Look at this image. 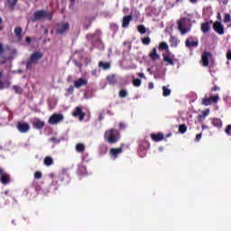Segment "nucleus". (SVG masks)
<instances>
[{"instance_id": "20e7f679", "label": "nucleus", "mask_w": 231, "mask_h": 231, "mask_svg": "<svg viewBox=\"0 0 231 231\" xmlns=\"http://www.w3.org/2000/svg\"><path fill=\"white\" fill-rule=\"evenodd\" d=\"M219 102V95H212L209 94V96H205L202 98L201 105L202 106H212V104H217Z\"/></svg>"}, {"instance_id": "e2e57ef3", "label": "nucleus", "mask_w": 231, "mask_h": 231, "mask_svg": "<svg viewBox=\"0 0 231 231\" xmlns=\"http://www.w3.org/2000/svg\"><path fill=\"white\" fill-rule=\"evenodd\" d=\"M104 116L102 115L99 116V120H103Z\"/></svg>"}, {"instance_id": "774afa93", "label": "nucleus", "mask_w": 231, "mask_h": 231, "mask_svg": "<svg viewBox=\"0 0 231 231\" xmlns=\"http://www.w3.org/2000/svg\"><path fill=\"white\" fill-rule=\"evenodd\" d=\"M119 125H120V128L122 129V127H123L122 124H120Z\"/></svg>"}, {"instance_id": "f8f14e48", "label": "nucleus", "mask_w": 231, "mask_h": 231, "mask_svg": "<svg viewBox=\"0 0 231 231\" xmlns=\"http://www.w3.org/2000/svg\"><path fill=\"white\" fill-rule=\"evenodd\" d=\"M72 116L75 117L79 116V121L82 122L86 116V113L82 112V108H80V106H77L72 112Z\"/></svg>"}, {"instance_id": "58836bf2", "label": "nucleus", "mask_w": 231, "mask_h": 231, "mask_svg": "<svg viewBox=\"0 0 231 231\" xmlns=\"http://www.w3.org/2000/svg\"><path fill=\"white\" fill-rule=\"evenodd\" d=\"M127 95H129V93L127 92V90L125 89H121L119 91V97L120 98H125V97H127Z\"/></svg>"}, {"instance_id": "3c124183", "label": "nucleus", "mask_w": 231, "mask_h": 231, "mask_svg": "<svg viewBox=\"0 0 231 231\" xmlns=\"http://www.w3.org/2000/svg\"><path fill=\"white\" fill-rule=\"evenodd\" d=\"M51 142L57 143V142H59V140H57V137L52 136V137H51Z\"/></svg>"}, {"instance_id": "2f4dec72", "label": "nucleus", "mask_w": 231, "mask_h": 231, "mask_svg": "<svg viewBox=\"0 0 231 231\" xmlns=\"http://www.w3.org/2000/svg\"><path fill=\"white\" fill-rule=\"evenodd\" d=\"M159 50H166V51L169 50V45L167 44V42H162L160 44H159Z\"/></svg>"}, {"instance_id": "6ab92c4d", "label": "nucleus", "mask_w": 231, "mask_h": 231, "mask_svg": "<svg viewBox=\"0 0 231 231\" xmlns=\"http://www.w3.org/2000/svg\"><path fill=\"white\" fill-rule=\"evenodd\" d=\"M17 1L19 0H6V6L8 10L14 12V10H15V6L17 5Z\"/></svg>"}, {"instance_id": "69168bd1", "label": "nucleus", "mask_w": 231, "mask_h": 231, "mask_svg": "<svg viewBox=\"0 0 231 231\" xmlns=\"http://www.w3.org/2000/svg\"><path fill=\"white\" fill-rule=\"evenodd\" d=\"M172 41H174V38H171V42H172Z\"/></svg>"}, {"instance_id": "c03bdc74", "label": "nucleus", "mask_w": 231, "mask_h": 231, "mask_svg": "<svg viewBox=\"0 0 231 231\" xmlns=\"http://www.w3.org/2000/svg\"><path fill=\"white\" fill-rule=\"evenodd\" d=\"M108 82H109V84H116V81L115 80V77H111V78H108Z\"/></svg>"}, {"instance_id": "09e8293b", "label": "nucleus", "mask_w": 231, "mask_h": 231, "mask_svg": "<svg viewBox=\"0 0 231 231\" xmlns=\"http://www.w3.org/2000/svg\"><path fill=\"white\" fill-rule=\"evenodd\" d=\"M219 87H217V86H215V87H213V88H211V91H219Z\"/></svg>"}, {"instance_id": "a19ab883", "label": "nucleus", "mask_w": 231, "mask_h": 231, "mask_svg": "<svg viewBox=\"0 0 231 231\" xmlns=\"http://www.w3.org/2000/svg\"><path fill=\"white\" fill-rule=\"evenodd\" d=\"M225 133L226 134H227V136H231V125H227L226 129H225Z\"/></svg>"}, {"instance_id": "ea45409f", "label": "nucleus", "mask_w": 231, "mask_h": 231, "mask_svg": "<svg viewBox=\"0 0 231 231\" xmlns=\"http://www.w3.org/2000/svg\"><path fill=\"white\" fill-rule=\"evenodd\" d=\"M231 21V16L230 14H226L225 17H224V23L225 24H228V23H230Z\"/></svg>"}, {"instance_id": "9b49d317", "label": "nucleus", "mask_w": 231, "mask_h": 231, "mask_svg": "<svg viewBox=\"0 0 231 231\" xmlns=\"http://www.w3.org/2000/svg\"><path fill=\"white\" fill-rule=\"evenodd\" d=\"M16 127L20 133H28L30 131V125L28 123L18 122Z\"/></svg>"}, {"instance_id": "4c0bfd02", "label": "nucleus", "mask_w": 231, "mask_h": 231, "mask_svg": "<svg viewBox=\"0 0 231 231\" xmlns=\"http://www.w3.org/2000/svg\"><path fill=\"white\" fill-rule=\"evenodd\" d=\"M133 84L135 88H140L142 86V79H133Z\"/></svg>"}, {"instance_id": "9d476101", "label": "nucleus", "mask_w": 231, "mask_h": 231, "mask_svg": "<svg viewBox=\"0 0 231 231\" xmlns=\"http://www.w3.org/2000/svg\"><path fill=\"white\" fill-rule=\"evenodd\" d=\"M210 59H212V53L209 51H204L201 55L202 65L204 68L208 67Z\"/></svg>"}, {"instance_id": "393cba45", "label": "nucleus", "mask_w": 231, "mask_h": 231, "mask_svg": "<svg viewBox=\"0 0 231 231\" xmlns=\"http://www.w3.org/2000/svg\"><path fill=\"white\" fill-rule=\"evenodd\" d=\"M211 124L214 127H217L218 129L223 127V121L219 118H213Z\"/></svg>"}, {"instance_id": "13d9d810", "label": "nucleus", "mask_w": 231, "mask_h": 231, "mask_svg": "<svg viewBox=\"0 0 231 231\" xmlns=\"http://www.w3.org/2000/svg\"><path fill=\"white\" fill-rule=\"evenodd\" d=\"M4 194L5 195V196H8V194H10V190H5V192H4Z\"/></svg>"}, {"instance_id": "5fc2aeb1", "label": "nucleus", "mask_w": 231, "mask_h": 231, "mask_svg": "<svg viewBox=\"0 0 231 231\" xmlns=\"http://www.w3.org/2000/svg\"><path fill=\"white\" fill-rule=\"evenodd\" d=\"M191 5H196L198 3V0H189Z\"/></svg>"}, {"instance_id": "412c9836", "label": "nucleus", "mask_w": 231, "mask_h": 231, "mask_svg": "<svg viewBox=\"0 0 231 231\" xmlns=\"http://www.w3.org/2000/svg\"><path fill=\"white\" fill-rule=\"evenodd\" d=\"M32 125L34 129H42L44 127L45 123L44 121H42L41 119H36L33 123Z\"/></svg>"}, {"instance_id": "4468645a", "label": "nucleus", "mask_w": 231, "mask_h": 231, "mask_svg": "<svg viewBox=\"0 0 231 231\" xmlns=\"http://www.w3.org/2000/svg\"><path fill=\"white\" fill-rule=\"evenodd\" d=\"M83 86H88V79L79 78V79L74 81V88L77 89H80Z\"/></svg>"}, {"instance_id": "de8ad7c7", "label": "nucleus", "mask_w": 231, "mask_h": 231, "mask_svg": "<svg viewBox=\"0 0 231 231\" xmlns=\"http://www.w3.org/2000/svg\"><path fill=\"white\" fill-rule=\"evenodd\" d=\"M217 19L218 20L217 23H221V13H217Z\"/></svg>"}, {"instance_id": "338daca9", "label": "nucleus", "mask_w": 231, "mask_h": 231, "mask_svg": "<svg viewBox=\"0 0 231 231\" xmlns=\"http://www.w3.org/2000/svg\"><path fill=\"white\" fill-rule=\"evenodd\" d=\"M71 3H75V0H70Z\"/></svg>"}, {"instance_id": "864d4df0", "label": "nucleus", "mask_w": 231, "mask_h": 231, "mask_svg": "<svg viewBox=\"0 0 231 231\" xmlns=\"http://www.w3.org/2000/svg\"><path fill=\"white\" fill-rule=\"evenodd\" d=\"M25 42H32V38L26 37L25 38Z\"/></svg>"}, {"instance_id": "a18cd8bd", "label": "nucleus", "mask_w": 231, "mask_h": 231, "mask_svg": "<svg viewBox=\"0 0 231 231\" xmlns=\"http://www.w3.org/2000/svg\"><path fill=\"white\" fill-rule=\"evenodd\" d=\"M201 136H203V134H202V133L198 134L196 135L195 142H199V140H201Z\"/></svg>"}, {"instance_id": "473e14b6", "label": "nucleus", "mask_w": 231, "mask_h": 231, "mask_svg": "<svg viewBox=\"0 0 231 231\" xmlns=\"http://www.w3.org/2000/svg\"><path fill=\"white\" fill-rule=\"evenodd\" d=\"M209 113H210L209 109H206V110L202 111V115L198 116L199 120H201V118H205V116H208Z\"/></svg>"}, {"instance_id": "bf43d9fd", "label": "nucleus", "mask_w": 231, "mask_h": 231, "mask_svg": "<svg viewBox=\"0 0 231 231\" xmlns=\"http://www.w3.org/2000/svg\"><path fill=\"white\" fill-rule=\"evenodd\" d=\"M135 16H136L137 19H138V17H140V12H135Z\"/></svg>"}, {"instance_id": "49530a36", "label": "nucleus", "mask_w": 231, "mask_h": 231, "mask_svg": "<svg viewBox=\"0 0 231 231\" xmlns=\"http://www.w3.org/2000/svg\"><path fill=\"white\" fill-rule=\"evenodd\" d=\"M226 59L227 60H231V50H228L226 52Z\"/></svg>"}, {"instance_id": "72a5a7b5", "label": "nucleus", "mask_w": 231, "mask_h": 231, "mask_svg": "<svg viewBox=\"0 0 231 231\" xmlns=\"http://www.w3.org/2000/svg\"><path fill=\"white\" fill-rule=\"evenodd\" d=\"M142 43L144 44V46H149L151 44V38L149 36L142 38Z\"/></svg>"}, {"instance_id": "7c9ffc66", "label": "nucleus", "mask_w": 231, "mask_h": 231, "mask_svg": "<svg viewBox=\"0 0 231 231\" xmlns=\"http://www.w3.org/2000/svg\"><path fill=\"white\" fill-rule=\"evenodd\" d=\"M137 31L139 32V33L143 34L147 32V28H145V25L140 24L137 26Z\"/></svg>"}, {"instance_id": "4d7b16f0", "label": "nucleus", "mask_w": 231, "mask_h": 231, "mask_svg": "<svg viewBox=\"0 0 231 231\" xmlns=\"http://www.w3.org/2000/svg\"><path fill=\"white\" fill-rule=\"evenodd\" d=\"M205 129H208V126L203 125H202V130L205 131Z\"/></svg>"}, {"instance_id": "79ce46f5", "label": "nucleus", "mask_w": 231, "mask_h": 231, "mask_svg": "<svg viewBox=\"0 0 231 231\" xmlns=\"http://www.w3.org/2000/svg\"><path fill=\"white\" fill-rule=\"evenodd\" d=\"M34 178L36 180H41V178H42V173L41 171H35L34 172Z\"/></svg>"}, {"instance_id": "f704fd0d", "label": "nucleus", "mask_w": 231, "mask_h": 231, "mask_svg": "<svg viewBox=\"0 0 231 231\" xmlns=\"http://www.w3.org/2000/svg\"><path fill=\"white\" fill-rule=\"evenodd\" d=\"M162 95L163 97H170L171 95V89H169L167 87H162Z\"/></svg>"}, {"instance_id": "ddd939ff", "label": "nucleus", "mask_w": 231, "mask_h": 231, "mask_svg": "<svg viewBox=\"0 0 231 231\" xmlns=\"http://www.w3.org/2000/svg\"><path fill=\"white\" fill-rule=\"evenodd\" d=\"M164 62H167L170 66H174V55L171 54L169 51L167 54H162Z\"/></svg>"}, {"instance_id": "423d86ee", "label": "nucleus", "mask_w": 231, "mask_h": 231, "mask_svg": "<svg viewBox=\"0 0 231 231\" xmlns=\"http://www.w3.org/2000/svg\"><path fill=\"white\" fill-rule=\"evenodd\" d=\"M69 31V23L66 22H60L56 25V33L59 35H63L66 32Z\"/></svg>"}, {"instance_id": "f3484780", "label": "nucleus", "mask_w": 231, "mask_h": 231, "mask_svg": "<svg viewBox=\"0 0 231 231\" xmlns=\"http://www.w3.org/2000/svg\"><path fill=\"white\" fill-rule=\"evenodd\" d=\"M131 21H133V15H125L123 17L122 28H129V24H131Z\"/></svg>"}, {"instance_id": "bb28decb", "label": "nucleus", "mask_w": 231, "mask_h": 231, "mask_svg": "<svg viewBox=\"0 0 231 231\" xmlns=\"http://www.w3.org/2000/svg\"><path fill=\"white\" fill-rule=\"evenodd\" d=\"M98 67L102 68V69H105V70L111 69V63L109 62L104 63V61H99Z\"/></svg>"}, {"instance_id": "cd10ccee", "label": "nucleus", "mask_w": 231, "mask_h": 231, "mask_svg": "<svg viewBox=\"0 0 231 231\" xmlns=\"http://www.w3.org/2000/svg\"><path fill=\"white\" fill-rule=\"evenodd\" d=\"M43 163L44 165H46V167H50L51 165H53V158L47 156L44 158L43 160Z\"/></svg>"}, {"instance_id": "680f3d73", "label": "nucleus", "mask_w": 231, "mask_h": 231, "mask_svg": "<svg viewBox=\"0 0 231 231\" xmlns=\"http://www.w3.org/2000/svg\"><path fill=\"white\" fill-rule=\"evenodd\" d=\"M3 24V18L0 16V25Z\"/></svg>"}, {"instance_id": "dca6fc26", "label": "nucleus", "mask_w": 231, "mask_h": 231, "mask_svg": "<svg viewBox=\"0 0 231 231\" xmlns=\"http://www.w3.org/2000/svg\"><path fill=\"white\" fill-rule=\"evenodd\" d=\"M124 149L121 147L119 148H112L110 149V155L114 158V160H116L118 158V154H121L123 152Z\"/></svg>"}, {"instance_id": "0eeeda50", "label": "nucleus", "mask_w": 231, "mask_h": 231, "mask_svg": "<svg viewBox=\"0 0 231 231\" xmlns=\"http://www.w3.org/2000/svg\"><path fill=\"white\" fill-rule=\"evenodd\" d=\"M12 181V179L6 171H5V169L0 167V182L2 185H8Z\"/></svg>"}, {"instance_id": "f03ea898", "label": "nucleus", "mask_w": 231, "mask_h": 231, "mask_svg": "<svg viewBox=\"0 0 231 231\" xmlns=\"http://www.w3.org/2000/svg\"><path fill=\"white\" fill-rule=\"evenodd\" d=\"M42 19L51 21L53 19V14L44 10L36 11L32 18V23H35L37 21H42Z\"/></svg>"}, {"instance_id": "37998d69", "label": "nucleus", "mask_w": 231, "mask_h": 231, "mask_svg": "<svg viewBox=\"0 0 231 231\" xmlns=\"http://www.w3.org/2000/svg\"><path fill=\"white\" fill-rule=\"evenodd\" d=\"M75 91V86H70L68 88V93H69V95H73V92Z\"/></svg>"}, {"instance_id": "2eb2a0df", "label": "nucleus", "mask_w": 231, "mask_h": 231, "mask_svg": "<svg viewBox=\"0 0 231 231\" xmlns=\"http://www.w3.org/2000/svg\"><path fill=\"white\" fill-rule=\"evenodd\" d=\"M199 46V42L198 40L194 41L193 38H188L186 40L187 48H198Z\"/></svg>"}, {"instance_id": "b1692460", "label": "nucleus", "mask_w": 231, "mask_h": 231, "mask_svg": "<svg viewBox=\"0 0 231 231\" xmlns=\"http://www.w3.org/2000/svg\"><path fill=\"white\" fill-rule=\"evenodd\" d=\"M59 180L60 181H62L64 183H69V175H68V173L63 172L61 174L59 175Z\"/></svg>"}, {"instance_id": "a211bd4d", "label": "nucleus", "mask_w": 231, "mask_h": 231, "mask_svg": "<svg viewBox=\"0 0 231 231\" xmlns=\"http://www.w3.org/2000/svg\"><path fill=\"white\" fill-rule=\"evenodd\" d=\"M79 176H88V168L84 164H79L78 166Z\"/></svg>"}, {"instance_id": "a878e982", "label": "nucleus", "mask_w": 231, "mask_h": 231, "mask_svg": "<svg viewBox=\"0 0 231 231\" xmlns=\"http://www.w3.org/2000/svg\"><path fill=\"white\" fill-rule=\"evenodd\" d=\"M76 151L77 152H79L80 154H82V152L86 151V145H84V143H82L76 144Z\"/></svg>"}, {"instance_id": "aec40b11", "label": "nucleus", "mask_w": 231, "mask_h": 231, "mask_svg": "<svg viewBox=\"0 0 231 231\" xmlns=\"http://www.w3.org/2000/svg\"><path fill=\"white\" fill-rule=\"evenodd\" d=\"M151 138L153 142H162L163 134L162 133L151 134Z\"/></svg>"}, {"instance_id": "c85d7f7f", "label": "nucleus", "mask_w": 231, "mask_h": 231, "mask_svg": "<svg viewBox=\"0 0 231 231\" xmlns=\"http://www.w3.org/2000/svg\"><path fill=\"white\" fill-rule=\"evenodd\" d=\"M23 28L21 27H16L14 29V34L17 37V39H23Z\"/></svg>"}, {"instance_id": "f257e3e1", "label": "nucleus", "mask_w": 231, "mask_h": 231, "mask_svg": "<svg viewBox=\"0 0 231 231\" xmlns=\"http://www.w3.org/2000/svg\"><path fill=\"white\" fill-rule=\"evenodd\" d=\"M104 138L108 143H116L120 140V132L116 129H109L105 132Z\"/></svg>"}, {"instance_id": "4be33fe9", "label": "nucleus", "mask_w": 231, "mask_h": 231, "mask_svg": "<svg viewBox=\"0 0 231 231\" xmlns=\"http://www.w3.org/2000/svg\"><path fill=\"white\" fill-rule=\"evenodd\" d=\"M149 57L151 60H158V59H160V55L157 52L156 47H154L152 51L149 53Z\"/></svg>"}, {"instance_id": "e433bc0d", "label": "nucleus", "mask_w": 231, "mask_h": 231, "mask_svg": "<svg viewBox=\"0 0 231 231\" xmlns=\"http://www.w3.org/2000/svg\"><path fill=\"white\" fill-rule=\"evenodd\" d=\"M6 50H10L9 46H6L5 48L3 46V43H0V57H4V53Z\"/></svg>"}, {"instance_id": "052dcab7", "label": "nucleus", "mask_w": 231, "mask_h": 231, "mask_svg": "<svg viewBox=\"0 0 231 231\" xmlns=\"http://www.w3.org/2000/svg\"><path fill=\"white\" fill-rule=\"evenodd\" d=\"M35 190H36V192H39V190H41V187H39V186L36 187V188H35Z\"/></svg>"}, {"instance_id": "c756f323", "label": "nucleus", "mask_w": 231, "mask_h": 231, "mask_svg": "<svg viewBox=\"0 0 231 231\" xmlns=\"http://www.w3.org/2000/svg\"><path fill=\"white\" fill-rule=\"evenodd\" d=\"M13 89L14 93H16V95H23V88H21L20 86L14 85L13 86Z\"/></svg>"}, {"instance_id": "6e6552de", "label": "nucleus", "mask_w": 231, "mask_h": 231, "mask_svg": "<svg viewBox=\"0 0 231 231\" xmlns=\"http://www.w3.org/2000/svg\"><path fill=\"white\" fill-rule=\"evenodd\" d=\"M64 120V116L62 114H53L49 118V124L51 125H57V124H60Z\"/></svg>"}, {"instance_id": "603ef678", "label": "nucleus", "mask_w": 231, "mask_h": 231, "mask_svg": "<svg viewBox=\"0 0 231 231\" xmlns=\"http://www.w3.org/2000/svg\"><path fill=\"white\" fill-rule=\"evenodd\" d=\"M67 81L68 82H72L73 81V77L72 76H68Z\"/></svg>"}, {"instance_id": "0e129e2a", "label": "nucleus", "mask_w": 231, "mask_h": 231, "mask_svg": "<svg viewBox=\"0 0 231 231\" xmlns=\"http://www.w3.org/2000/svg\"><path fill=\"white\" fill-rule=\"evenodd\" d=\"M53 176H54L53 173L50 174V178H53Z\"/></svg>"}, {"instance_id": "1a4fd4ad", "label": "nucleus", "mask_w": 231, "mask_h": 231, "mask_svg": "<svg viewBox=\"0 0 231 231\" xmlns=\"http://www.w3.org/2000/svg\"><path fill=\"white\" fill-rule=\"evenodd\" d=\"M213 30L216 33H218V35L225 34V25L222 24L221 22H215L213 23Z\"/></svg>"}, {"instance_id": "39448f33", "label": "nucleus", "mask_w": 231, "mask_h": 231, "mask_svg": "<svg viewBox=\"0 0 231 231\" xmlns=\"http://www.w3.org/2000/svg\"><path fill=\"white\" fill-rule=\"evenodd\" d=\"M177 24H178V30H180L181 35H185V33H189V32H190V28L187 27L189 24L187 18H180L177 22Z\"/></svg>"}, {"instance_id": "7ed1b4c3", "label": "nucleus", "mask_w": 231, "mask_h": 231, "mask_svg": "<svg viewBox=\"0 0 231 231\" xmlns=\"http://www.w3.org/2000/svg\"><path fill=\"white\" fill-rule=\"evenodd\" d=\"M42 57H44V54L42 51H34L26 62L27 69H32V64H39Z\"/></svg>"}, {"instance_id": "8fccbe9b", "label": "nucleus", "mask_w": 231, "mask_h": 231, "mask_svg": "<svg viewBox=\"0 0 231 231\" xmlns=\"http://www.w3.org/2000/svg\"><path fill=\"white\" fill-rule=\"evenodd\" d=\"M149 89H153L154 88V84L152 82H150L148 85Z\"/></svg>"}, {"instance_id": "5701e85b", "label": "nucleus", "mask_w": 231, "mask_h": 231, "mask_svg": "<svg viewBox=\"0 0 231 231\" xmlns=\"http://www.w3.org/2000/svg\"><path fill=\"white\" fill-rule=\"evenodd\" d=\"M210 23H212V21L210 23L206 22L201 23V32H203V33H208V32H210Z\"/></svg>"}, {"instance_id": "6e6d98bb", "label": "nucleus", "mask_w": 231, "mask_h": 231, "mask_svg": "<svg viewBox=\"0 0 231 231\" xmlns=\"http://www.w3.org/2000/svg\"><path fill=\"white\" fill-rule=\"evenodd\" d=\"M138 75H139V77H140L141 79H143V77H145V74H143V73H139Z\"/></svg>"}, {"instance_id": "c9c22d12", "label": "nucleus", "mask_w": 231, "mask_h": 231, "mask_svg": "<svg viewBox=\"0 0 231 231\" xmlns=\"http://www.w3.org/2000/svg\"><path fill=\"white\" fill-rule=\"evenodd\" d=\"M179 132L181 134H185V133H187V125H179Z\"/></svg>"}]
</instances>
